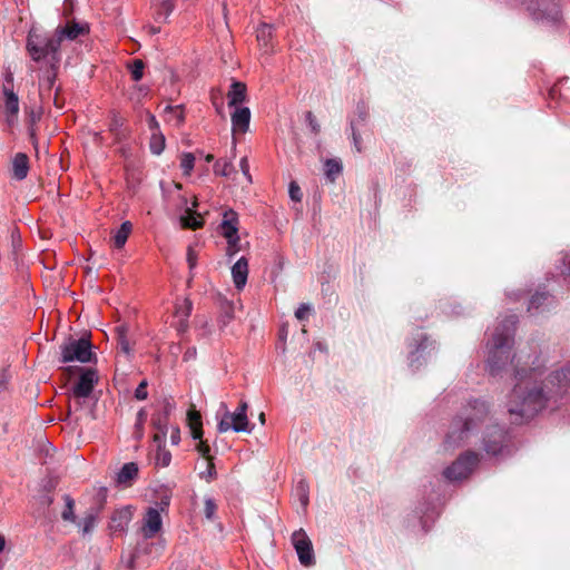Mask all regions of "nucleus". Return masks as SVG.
<instances>
[{"instance_id":"obj_39","label":"nucleus","mask_w":570,"mask_h":570,"mask_svg":"<svg viewBox=\"0 0 570 570\" xmlns=\"http://www.w3.org/2000/svg\"><path fill=\"white\" fill-rule=\"evenodd\" d=\"M297 320H304L314 316V307L311 303H302L294 313Z\"/></svg>"},{"instance_id":"obj_30","label":"nucleus","mask_w":570,"mask_h":570,"mask_svg":"<svg viewBox=\"0 0 570 570\" xmlns=\"http://www.w3.org/2000/svg\"><path fill=\"white\" fill-rule=\"evenodd\" d=\"M65 501V509L61 512V518L63 521L68 522H76V514H75V500L69 495H63Z\"/></svg>"},{"instance_id":"obj_53","label":"nucleus","mask_w":570,"mask_h":570,"mask_svg":"<svg viewBox=\"0 0 570 570\" xmlns=\"http://www.w3.org/2000/svg\"><path fill=\"white\" fill-rule=\"evenodd\" d=\"M3 80L2 88H7L8 86L10 89H13V72L9 66L4 67Z\"/></svg>"},{"instance_id":"obj_16","label":"nucleus","mask_w":570,"mask_h":570,"mask_svg":"<svg viewBox=\"0 0 570 570\" xmlns=\"http://www.w3.org/2000/svg\"><path fill=\"white\" fill-rule=\"evenodd\" d=\"M2 94L4 97V115L6 121L9 126L13 125L17 120V116L19 112V98L13 89L2 88Z\"/></svg>"},{"instance_id":"obj_7","label":"nucleus","mask_w":570,"mask_h":570,"mask_svg":"<svg viewBox=\"0 0 570 570\" xmlns=\"http://www.w3.org/2000/svg\"><path fill=\"white\" fill-rule=\"evenodd\" d=\"M220 406L222 409L225 410V412L217 424V430L219 433H225L229 430H233L235 432H252V430L254 429V424H252L248 421L247 414H243L237 411L230 413L227 410L225 403H222Z\"/></svg>"},{"instance_id":"obj_37","label":"nucleus","mask_w":570,"mask_h":570,"mask_svg":"<svg viewBox=\"0 0 570 570\" xmlns=\"http://www.w3.org/2000/svg\"><path fill=\"white\" fill-rule=\"evenodd\" d=\"M214 173L223 177H228L232 173H235V168L229 161L217 160L214 165Z\"/></svg>"},{"instance_id":"obj_33","label":"nucleus","mask_w":570,"mask_h":570,"mask_svg":"<svg viewBox=\"0 0 570 570\" xmlns=\"http://www.w3.org/2000/svg\"><path fill=\"white\" fill-rule=\"evenodd\" d=\"M127 331L128 328L126 324H122L119 327H117L118 344L124 353L129 354L131 351V346L130 341L127 337Z\"/></svg>"},{"instance_id":"obj_26","label":"nucleus","mask_w":570,"mask_h":570,"mask_svg":"<svg viewBox=\"0 0 570 570\" xmlns=\"http://www.w3.org/2000/svg\"><path fill=\"white\" fill-rule=\"evenodd\" d=\"M132 225L129 220L124 222L114 235V245L117 248H122L131 233Z\"/></svg>"},{"instance_id":"obj_29","label":"nucleus","mask_w":570,"mask_h":570,"mask_svg":"<svg viewBox=\"0 0 570 570\" xmlns=\"http://www.w3.org/2000/svg\"><path fill=\"white\" fill-rule=\"evenodd\" d=\"M181 222L184 227L191 229H197L204 224L203 217L199 214L191 212L190 209H188L186 215L181 217Z\"/></svg>"},{"instance_id":"obj_50","label":"nucleus","mask_w":570,"mask_h":570,"mask_svg":"<svg viewBox=\"0 0 570 570\" xmlns=\"http://www.w3.org/2000/svg\"><path fill=\"white\" fill-rule=\"evenodd\" d=\"M350 126H351V130H352V138H353L354 147L357 153H361L362 151L361 136L356 131V122L354 120H351Z\"/></svg>"},{"instance_id":"obj_4","label":"nucleus","mask_w":570,"mask_h":570,"mask_svg":"<svg viewBox=\"0 0 570 570\" xmlns=\"http://www.w3.org/2000/svg\"><path fill=\"white\" fill-rule=\"evenodd\" d=\"M27 51L31 59L36 62L48 58L51 69H55L60 62L59 56V39L52 37L42 36L36 31H30L27 38Z\"/></svg>"},{"instance_id":"obj_3","label":"nucleus","mask_w":570,"mask_h":570,"mask_svg":"<svg viewBox=\"0 0 570 570\" xmlns=\"http://www.w3.org/2000/svg\"><path fill=\"white\" fill-rule=\"evenodd\" d=\"M490 407L487 401L474 399L462 409L461 414L453 419L446 433L444 444L446 449H454L468 442L488 419Z\"/></svg>"},{"instance_id":"obj_60","label":"nucleus","mask_w":570,"mask_h":570,"mask_svg":"<svg viewBox=\"0 0 570 570\" xmlns=\"http://www.w3.org/2000/svg\"><path fill=\"white\" fill-rule=\"evenodd\" d=\"M146 419H147V412L144 409L139 410L137 413L136 428L142 429V425H144Z\"/></svg>"},{"instance_id":"obj_41","label":"nucleus","mask_w":570,"mask_h":570,"mask_svg":"<svg viewBox=\"0 0 570 570\" xmlns=\"http://www.w3.org/2000/svg\"><path fill=\"white\" fill-rule=\"evenodd\" d=\"M78 525L81 528L82 534L90 533L95 525H96V514L95 513H88L81 522L78 523Z\"/></svg>"},{"instance_id":"obj_48","label":"nucleus","mask_w":570,"mask_h":570,"mask_svg":"<svg viewBox=\"0 0 570 570\" xmlns=\"http://www.w3.org/2000/svg\"><path fill=\"white\" fill-rule=\"evenodd\" d=\"M288 194H289V197H291L292 200H294V202H301L302 200V197H303L302 190H301L299 186L295 181H292L289 184Z\"/></svg>"},{"instance_id":"obj_10","label":"nucleus","mask_w":570,"mask_h":570,"mask_svg":"<svg viewBox=\"0 0 570 570\" xmlns=\"http://www.w3.org/2000/svg\"><path fill=\"white\" fill-rule=\"evenodd\" d=\"M292 543L296 550L299 562L304 567H312L315 564L312 541L303 529H299L292 534Z\"/></svg>"},{"instance_id":"obj_40","label":"nucleus","mask_w":570,"mask_h":570,"mask_svg":"<svg viewBox=\"0 0 570 570\" xmlns=\"http://www.w3.org/2000/svg\"><path fill=\"white\" fill-rule=\"evenodd\" d=\"M145 63L140 59H135L130 65V73L135 81H139L144 76Z\"/></svg>"},{"instance_id":"obj_32","label":"nucleus","mask_w":570,"mask_h":570,"mask_svg":"<svg viewBox=\"0 0 570 570\" xmlns=\"http://www.w3.org/2000/svg\"><path fill=\"white\" fill-rule=\"evenodd\" d=\"M165 142L166 139L163 132L151 134L149 142L151 154L160 155L165 149Z\"/></svg>"},{"instance_id":"obj_22","label":"nucleus","mask_w":570,"mask_h":570,"mask_svg":"<svg viewBox=\"0 0 570 570\" xmlns=\"http://www.w3.org/2000/svg\"><path fill=\"white\" fill-rule=\"evenodd\" d=\"M153 426L157 431L154 435V442L156 444L164 443L168 432V417L161 413H157L153 416Z\"/></svg>"},{"instance_id":"obj_12","label":"nucleus","mask_w":570,"mask_h":570,"mask_svg":"<svg viewBox=\"0 0 570 570\" xmlns=\"http://www.w3.org/2000/svg\"><path fill=\"white\" fill-rule=\"evenodd\" d=\"M410 353H409V365L410 367L415 371L421 365L422 362L420 361L423 356V353L430 348L434 350V342L429 340V337L423 333H417L409 343Z\"/></svg>"},{"instance_id":"obj_18","label":"nucleus","mask_w":570,"mask_h":570,"mask_svg":"<svg viewBox=\"0 0 570 570\" xmlns=\"http://www.w3.org/2000/svg\"><path fill=\"white\" fill-rule=\"evenodd\" d=\"M132 518V511L130 507H124L117 509L111 518L109 528L114 533H124Z\"/></svg>"},{"instance_id":"obj_44","label":"nucleus","mask_w":570,"mask_h":570,"mask_svg":"<svg viewBox=\"0 0 570 570\" xmlns=\"http://www.w3.org/2000/svg\"><path fill=\"white\" fill-rule=\"evenodd\" d=\"M216 510H217V504H216L215 500L212 498H206L205 502H204L205 517L208 520H213L215 518Z\"/></svg>"},{"instance_id":"obj_20","label":"nucleus","mask_w":570,"mask_h":570,"mask_svg":"<svg viewBox=\"0 0 570 570\" xmlns=\"http://www.w3.org/2000/svg\"><path fill=\"white\" fill-rule=\"evenodd\" d=\"M233 130L246 132L250 122V110L248 107H235L234 112L230 115Z\"/></svg>"},{"instance_id":"obj_35","label":"nucleus","mask_w":570,"mask_h":570,"mask_svg":"<svg viewBox=\"0 0 570 570\" xmlns=\"http://www.w3.org/2000/svg\"><path fill=\"white\" fill-rule=\"evenodd\" d=\"M256 38L262 46L267 47L269 40L272 39V26L267 23H262L257 28Z\"/></svg>"},{"instance_id":"obj_49","label":"nucleus","mask_w":570,"mask_h":570,"mask_svg":"<svg viewBox=\"0 0 570 570\" xmlns=\"http://www.w3.org/2000/svg\"><path fill=\"white\" fill-rule=\"evenodd\" d=\"M147 386H148V383L146 380L141 381L138 386L136 387L135 390V397L139 401H142V400H146L147 396H148V393H147Z\"/></svg>"},{"instance_id":"obj_34","label":"nucleus","mask_w":570,"mask_h":570,"mask_svg":"<svg viewBox=\"0 0 570 570\" xmlns=\"http://www.w3.org/2000/svg\"><path fill=\"white\" fill-rule=\"evenodd\" d=\"M171 461V454L165 448V442L157 444L156 464L159 466H168Z\"/></svg>"},{"instance_id":"obj_23","label":"nucleus","mask_w":570,"mask_h":570,"mask_svg":"<svg viewBox=\"0 0 570 570\" xmlns=\"http://www.w3.org/2000/svg\"><path fill=\"white\" fill-rule=\"evenodd\" d=\"M29 171V159L23 153H18L12 160V173L13 177L18 180H22L27 177Z\"/></svg>"},{"instance_id":"obj_19","label":"nucleus","mask_w":570,"mask_h":570,"mask_svg":"<svg viewBox=\"0 0 570 570\" xmlns=\"http://www.w3.org/2000/svg\"><path fill=\"white\" fill-rule=\"evenodd\" d=\"M248 276V261L246 257H240L232 266V277L234 285L237 289H243L246 285Z\"/></svg>"},{"instance_id":"obj_36","label":"nucleus","mask_w":570,"mask_h":570,"mask_svg":"<svg viewBox=\"0 0 570 570\" xmlns=\"http://www.w3.org/2000/svg\"><path fill=\"white\" fill-rule=\"evenodd\" d=\"M308 483L305 480H299L296 485V493L303 508H306L308 504Z\"/></svg>"},{"instance_id":"obj_24","label":"nucleus","mask_w":570,"mask_h":570,"mask_svg":"<svg viewBox=\"0 0 570 570\" xmlns=\"http://www.w3.org/2000/svg\"><path fill=\"white\" fill-rule=\"evenodd\" d=\"M138 471V465L135 462L124 464L117 474V483L125 487L130 485L137 478Z\"/></svg>"},{"instance_id":"obj_31","label":"nucleus","mask_w":570,"mask_h":570,"mask_svg":"<svg viewBox=\"0 0 570 570\" xmlns=\"http://www.w3.org/2000/svg\"><path fill=\"white\" fill-rule=\"evenodd\" d=\"M193 304L188 298H184L177 302L175 307V316L179 318V321H184L191 315Z\"/></svg>"},{"instance_id":"obj_25","label":"nucleus","mask_w":570,"mask_h":570,"mask_svg":"<svg viewBox=\"0 0 570 570\" xmlns=\"http://www.w3.org/2000/svg\"><path fill=\"white\" fill-rule=\"evenodd\" d=\"M325 177L331 183H334L338 175L343 171V164L337 158L326 159L325 164Z\"/></svg>"},{"instance_id":"obj_14","label":"nucleus","mask_w":570,"mask_h":570,"mask_svg":"<svg viewBox=\"0 0 570 570\" xmlns=\"http://www.w3.org/2000/svg\"><path fill=\"white\" fill-rule=\"evenodd\" d=\"M89 33V26L87 23H80L76 20H71L65 27L59 26L56 29L55 37L59 39V46L63 39L75 40L79 36Z\"/></svg>"},{"instance_id":"obj_2","label":"nucleus","mask_w":570,"mask_h":570,"mask_svg":"<svg viewBox=\"0 0 570 570\" xmlns=\"http://www.w3.org/2000/svg\"><path fill=\"white\" fill-rule=\"evenodd\" d=\"M515 323H495L488 327L487 335V371L492 376L500 375L509 363H513L511 350L514 344Z\"/></svg>"},{"instance_id":"obj_43","label":"nucleus","mask_w":570,"mask_h":570,"mask_svg":"<svg viewBox=\"0 0 570 570\" xmlns=\"http://www.w3.org/2000/svg\"><path fill=\"white\" fill-rule=\"evenodd\" d=\"M200 478L210 482L216 479L217 473L213 460L206 461V469L199 473Z\"/></svg>"},{"instance_id":"obj_54","label":"nucleus","mask_w":570,"mask_h":570,"mask_svg":"<svg viewBox=\"0 0 570 570\" xmlns=\"http://www.w3.org/2000/svg\"><path fill=\"white\" fill-rule=\"evenodd\" d=\"M287 335H288L287 324L283 323V325L281 326L279 332H278V340H279L281 344L277 346V347L282 348L283 352L285 351V341H286Z\"/></svg>"},{"instance_id":"obj_17","label":"nucleus","mask_w":570,"mask_h":570,"mask_svg":"<svg viewBox=\"0 0 570 570\" xmlns=\"http://www.w3.org/2000/svg\"><path fill=\"white\" fill-rule=\"evenodd\" d=\"M222 235L227 239L239 238L238 215L233 209L225 210L219 225Z\"/></svg>"},{"instance_id":"obj_55","label":"nucleus","mask_w":570,"mask_h":570,"mask_svg":"<svg viewBox=\"0 0 570 570\" xmlns=\"http://www.w3.org/2000/svg\"><path fill=\"white\" fill-rule=\"evenodd\" d=\"M187 263L190 271H193L197 265V253L193 247H188L187 249Z\"/></svg>"},{"instance_id":"obj_56","label":"nucleus","mask_w":570,"mask_h":570,"mask_svg":"<svg viewBox=\"0 0 570 570\" xmlns=\"http://www.w3.org/2000/svg\"><path fill=\"white\" fill-rule=\"evenodd\" d=\"M239 167H240L243 175L246 177L247 181L252 183V176L249 174V164H248L247 157H243L239 160Z\"/></svg>"},{"instance_id":"obj_59","label":"nucleus","mask_w":570,"mask_h":570,"mask_svg":"<svg viewBox=\"0 0 570 570\" xmlns=\"http://www.w3.org/2000/svg\"><path fill=\"white\" fill-rule=\"evenodd\" d=\"M175 407V404L169 401V400H165L164 401V404H163V410H161V414L166 415L167 417H169L171 411L174 410Z\"/></svg>"},{"instance_id":"obj_45","label":"nucleus","mask_w":570,"mask_h":570,"mask_svg":"<svg viewBox=\"0 0 570 570\" xmlns=\"http://www.w3.org/2000/svg\"><path fill=\"white\" fill-rule=\"evenodd\" d=\"M124 125V118L120 117L117 112H112L111 120L109 124V130L115 134L119 135V130Z\"/></svg>"},{"instance_id":"obj_21","label":"nucleus","mask_w":570,"mask_h":570,"mask_svg":"<svg viewBox=\"0 0 570 570\" xmlns=\"http://www.w3.org/2000/svg\"><path fill=\"white\" fill-rule=\"evenodd\" d=\"M247 89L246 85L240 81H233L227 94L228 106L237 107L238 104H242L246 100Z\"/></svg>"},{"instance_id":"obj_47","label":"nucleus","mask_w":570,"mask_h":570,"mask_svg":"<svg viewBox=\"0 0 570 570\" xmlns=\"http://www.w3.org/2000/svg\"><path fill=\"white\" fill-rule=\"evenodd\" d=\"M306 122L308 124L313 134L317 135L321 131V126L312 111H307L305 115Z\"/></svg>"},{"instance_id":"obj_57","label":"nucleus","mask_w":570,"mask_h":570,"mask_svg":"<svg viewBox=\"0 0 570 570\" xmlns=\"http://www.w3.org/2000/svg\"><path fill=\"white\" fill-rule=\"evenodd\" d=\"M56 80V72H51L41 83V90H51Z\"/></svg>"},{"instance_id":"obj_13","label":"nucleus","mask_w":570,"mask_h":570,"mask_svg":"<svg viewBox=\"0 0 570 570\" xmlns=\"http://www.w3.org/2000/svg\"><path fill=\"white\" fill-rule=\"evenodd\" d=\"M98 382V374L96 370L86 368L81 372L78 382L72 389V394L76 397H88L95 384Z\"/></svg>"},{"instance_id":"obj_61","label":"nucleus","mask_w":570,"mask_h":570,"mask_svg":"<svg viewBox=\"0 0 570 570\" xmlns=\"http://www.w3.org/2000/svg\"><path fill=\"white\" fill-rule=\"evenodd\" d=\"M75 1L73 0H65L63 3V14L66 17L70 16L73 11Z\"/></svg>"},{"instance_id":"obj_8","label":"nucleus","mask_w":570,"mask_h":570,"mask_svg":"<svg viewBox=\"0 0 570 570\" xmlns=\"http://www.w3.org/2000/svg\"><path fill=\"white\" fill-rule=\"evenodd\" d=\"M528 11L537 21L557 23L561 19L559 4L550 0H531Z\"/></svg>"},{"instance_id":"obj_58","label":"nucleus","mask_w":570,"mask_h":570,"mask_svg":"<svg viewBox=\"0 0 570 570\" xmlns=\"http://www.w3.org/2000/svg\"><path fill=\"white\" fill-rule=\"evenodd\" d=\"M170 442L173 445H178L180 442V430L177 425L171 426Z\"/></svg>"},{"instance_id":"obj_52","label":"nucleus","mask_w":570,"mask_h":570,"mask_svg":"<svg viewBox=\"0 0 570 570\" xmlns=\"http://www.w3.org/2000/svg\"><path fill=\"white\" fill-rule=\"evenodd\" d=\"M562 266H559L561 274L570 276V253H564L561 257Z\"/></svg>"},{"instance_id":"obj_11","label":"nucleus","mask_w":570,"mask_h":570,"mask_svg":"<svg viewBox=\"0 0 570 570\" xmlns=\"http://www.w3.org/2000/svg\"><path fill=\"white\" fill-rule=\"evenodd\" d=\"M187 421L191 438L194 440H199V443L196 445V450L206 461L214 460L210 455L209 444L206 441H203V424L200 414L197 411L190 410L187 413Z\"/></svg>"},{"instance_id":"obj_5","label":"nucleus","mask_w":570,"mask_h":570,"mask_svg":"<svg viewBox=\"0 0 570 570\" xmlns=\"http://www.w3.org/2000/svg\"><path fill=\"white\" fill-rule=\"evenodd\" d=\"M483 450L488 455L498 456L511 453V440L508 431L498 425H488L482 436Z\"/></svg>"},{"instance_id":"obj_64","label":"nucleus","mask_w":570,"mask_h":570,"mask_svg":"<svg viewBox=\"0 0 570 570\" xmlns=\"http://www.w3.org/2000/svg\"><path fill=\"white\" fill-rule=\"evenodd\" d=\"M248 404L243 401L239 403L238 407L236 409L237 412H240L243 414H247Z\"/></svg>"},{"instance_id":"obj_6","label":"nucleus","mask_w":570,"mask_h":570,"mask_svg":"<svg viewBox=\"0 0 570 570\" xmlns=\"http://www.w3.org/2000/svg\"><path fill=\"white\" fill-rule=\"evenodd\" d=\"M480 462V456L474 451L462 453L450 466L443 471L449 481H461L469 478Z\"/></svg>"},{"instance_id":"obj_51","label":"nucleus","mask_w":570,"mask_h":570,"mask_svg":"<svg viewBox=\"0 0 570 570\" xmlns=\"http://www.w3.org/2000/svg\"><path fill=\"white\" fill-rule=\"evenodd\" d=\"M147 125L151 134L161 132L158 120L150 112H147Z\"/></svg>"},{"instance_id":"obj_1","label":"nucleus","mask_w":570,"mask_h":570,"mask_svg":"<svg viewBox=\"0 0 570 570\" xmlns=\"http://www.w3.org/2000/svg\"><path fill=\"white\" fill-rule=\"evenodd\" d=\"M537 367L529 371L514 366L518 383L509 395L507 403L510 420L514 424H521L532 419L544 409L556 410L570 403V363L551 372L540 382H530Z\"/></svg>"},{"instance_id":"obj_28","label":"nucleus","mask_w":570,"mask_h":570,"mask_svg":"<svg viewBox=\"0 0 570 570\" xmlns=\"http://www.w3.org/2000/svg\"><path fill=\"white\" fill-rule=\"evenodd\" d=\"M551 296L546 292H537L529 301L528 311H538L544 304L550 303Z\"/></svg>"},{"instance_id":"obj_62","label":"nucleus","mask_w":570,"mask_h":570,"mask_svg":"<svg viewBox=\"0 0 570 570\" xmlns=\"http://www.w3.org/2000/svg\"><path fill=\"white\" fill-rule=\"evenodd\" d=\"M508 297L512 301H519L521 297L524 296V294L520 291H517V292H508L507 293Z\"/></svg>"},{"instance_id":"obj_15","label":"nucleus","mask_w":570,"mask_h":570,"mask_svg":"<svg viewBox=\"0 0 570 570\" xmlns=\"http://www.w3.org/2000/svg\"><path fill=\"white\" fill-rule=\"evenodd\" d=\"M163 528V520L156 508H149L144 517L141 533L145 539L154 538Z\"/></svg>"},{"instance_id":"obj_46","label":"nucleus","mask_w":570,"mask_h":570,"mask_svg":"<svg viewBox=\"0 0 570 570\" xmlns=\"http://www.w3.org/2000/svg\"><path fill=\"white\" fill-rule=\"evenodd\" d=\"M240 250V238L227 239L226 255L232 258Z\"/></svg>"},{"instance_id":"obj_42","label":"nucleus","mask_w":570,"mask_h":570,"mask_svg":"<svg viewBox=\"0 0 570 570\" xmlns=\"http://www.w3.org/2000/svg\"><path fill=\"white\" fill-rule=\"evenodd\" d=\"M194 164H195V155L194 154H191V153L183 154L181 160H180V167L184 170L185 175L190 174V171L194 168Z\"/></svg>"},{"instance_id":"obj_27","label":"nucleus","mask_w":570,"mask_h":570,"mask_svg":"<svg viewBox=\"0 0 570 570\" xmlns=\"http://www.w3.org/2000/svg\"><path fill=\"white\" fill-rule=\"evenodd\" d=\"M168 122L175 121L176 126H180L185 120L184 109L181 105L166 106L164 110Z\"/></svg>"},{"instance_id":"obj_63","label":"nucleus","mask_w":570,"mask_h":570,"mask_svg":"<svg viewBox=\"0 0 570 570\" xmlns=\"http://www.w3.org/2000/svg\"><path fill=\"white\" fill-rule=\"evenodd\" d=\"M366 118H367L366 111L358 108V119L354 120L356 122V126L358 124H364L366 121Z\"/></svg>"},{"instance_id":"obj_9","label":"nucleus","mask_w":570,"mask_h":570,"mask_svg":"<svg viewBox=\"0 0 570 570\" xmlns=\"http://www.w3.org/2000/svg\"><path fill=\"white\" fill-rule=\"evenodd\" d=\"M91 344L90 342L81 337L79 340L71 341L62 350V362L68 363L72 361H79L81 363L90 362L91 360Z\"/></svg>"},{"instance_id":"obj_38","label":"nucleus","mask_w":570,"mask_h":570,"mask_svg":"<svg viewBox=\"0 0 570 570\" xmlns=\"http://www.w3.org/2000/svg\"><path fill=\"white\" fill-rule=\"evenodd\" d=\"M175 9V0H160L157 19L166 20Z\"/></svg>"}]
</instances>
